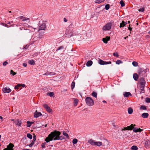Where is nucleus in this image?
<instances>
[{
    "instance_id": "nucleus-1",
    "label": "nucleus",
    "mask_w": 150,
    "mask_h": 150,
    "mask_svg": "<svg viewBox=\"0 0 150 150\" xmlns=\"http://www.w3.org/2000/svg\"><path fill=\"white\" fill-rule=\"evenodd\" d=\"M61 133L57 131H54L51 132L50 134L48 135V137L45 139V141L46 142H49L50 141L52 140H57L61 139L59 136Z\"/></svg>"
},
{
    "instance_id": "nucleus-2",
    "label": "nucleus",
    "mask_w": 150,
    "mask_h": 150,
    "mask_svg": "<svg viewBox=\"0 0 150 150\" xmlns=\"http://www.w3.org/2000/svg\"><path fill=\"white\" fill-rule=\"evenodd\" d=\"M88 142L92 146H105L108 145L109 144L107 140H105L104 141V142L103 144L102 142L100 141H96L95 140L90 139L88 141Z\"/></svg>"
},
{
    "instance_id": "nucleus-3",
    "label": "nucleus",
    "mask_w": 150,
    "mask_h": 150,
    "mask_svg": "<svg viewBox=\"0 0 150 150\" xmlns=\"http://www.w3.org/2000/svg\"><path fill=\"white\" fill-rule=\"evenodd\" d=\"M146 82L143 78H141L140 79V82L139 83V88L140 91L139 92L141 94L144 93V86Z\"/></svg>"
},
{
    "instance_id": "nucleus-4",
    "label": "nucleus",
    "mask_w": 150,
    "mask_h": 150,
    "mask_svg": "<svg viewBox=\"0 0 150 150\" xmlns=\"http://www.w3.org/2000/svg\"><path fill=\"white\" fill-rule=\"evenodd\" d=\"M86 104L89 106H91L94 105V102L93 100L90 97H87L85 99Z\"/></svg>"
},
{
    "instance_id": "nucleus-5",
    "label": "nucleus",
    "mask_w": 150,
    "mask_h": 150,
    "mask_svg": "<svg viewBox=\"0 0 150 150\" xmlns=\"http://www.w3.org/2000/svg\"><path fill=\"white\" fill-rule=\"evenodd\" d=\"M39 24H41V25L39 27L38 31L41 30H45L46 28V22L43 21L42 22L40 21Z\"/></svg>"
},
{
    "instance_id": "nucleus-6",
    "label": "nucleus",
    "mask_w": 150,
    "mask_h": 150,
    "mask_svg": "<svg viewBox=\"0 0 150 150\" xmlns=\"http://www.w3.org/2000/svg\"><path fill=\"white\" fill-rule=\"evenodd\" d=\"M73 35V31L72 29H71L69 28H68L66 31L65 35L66 37H70Z\"/></svg>"
},
{
    "instance_id": "nucleus-7",
    "label": "nucleus",
    "mask_w": 150,
    "mask_h": 150,
    "mask_svg": "<svg viewBox=\"0 0 150 150\" xmlns=\"http://www.w3.org/2000/svg\"><path fill=\"white\" fill-rule=\"evenodd\" d=\"M24 29L25 30H30V31H33V30H35L36 28H33L32 27L29 25H28L27 24H25L24 25Z\"/></svg>"
},
{
    "instance_id": "nucleus-8",
    "label": "nucleus",
    "mask_w": 150,
    "mask_h": 150,
    "mask_svg": "<svg viewBox=\"0 0 150 150\" xmlns=\"http://www.w3.org/2000/svg\"><path fill=\"white\" fill-rule=\"evenodd\" d=\"M111 25L112 24L111 23H108L103 27L102 29L105 31L109 30L111 29Z\"/></svg>"
},
{
    "instance_id": "nucleus-9",
    "label": "nucleus",
    "mask_w": 150,
    "mask_h": 150,
    "mask_svg": "<svg viewBox=\"0 0 150 150\" xmlns=\"http://www.w3.org/2000/svg\"><path fill=\"white\" fill-rule=\"evenodd\" d=\"M98 63L100 65H105L111 64V62L110 61L105 62L102 59H99L98 60Z\"/></svg>"
},
{
    "instance_id": "nucleus-10",
    "label": "nucleus",
    "mask_w": 150,
    "mask_h": 150,
    "mask_svg": "<svg viewBox=\"0 0 150 150\" xmlns=\"http://www.w3.org/2000/svg\"><path fill=\"white\" fill-rule=\"evenodd\" d=\"M134 126H135V125H133V124H131L130 126L124 127V128L122 129V130H131L132 129H133Z\"/></svg>"
},
{
    "instance_id": "nucleus-11",
    "label": "nucleus",
    "mask_w": 150,
    "mask_h": 150,
    "mask_svg": "<svg viewBox=\"0 0 150 150\" xmlns=\"http://www.w3.org/2000/svg\"><path fill=\"white\" fill-rule=\"evenodd\" d=\"M14 147V145L11 143H10L8 145L6 148L4 149L3 150H13V148Z\"/></svg>"
},
{
    "instance_id": "nucleus-12",
    "label": "nucleus",
    "mask_w": 150,
    "mask_h": 150,
    "mask_svg": "<svg viewBox=\"0 0 150 150\" xmlns=\"http://www.w3.org/2000/svg\"><path fill=\"white\" fill-rule=\"evenodd\" d=\"M2 91L4 93H10L11 90L8 87H5L3 88L2 89Z\"/></svg>"
},
{
    "instance_id": "nucleus-13",
    "label": "nucleus",
    "mask_w": 150,
    "mask_h": 150,
    "mask_svg": "<svg viewBox=\"0 0 150 150\" xmlns=\"http://www.w3.org/2000/svg\"><path fill=\"white\" fill-rule=\"evenodd\" d=\"M44 107L45 108L46 111L49 112H51L52 111L51 109L50 108V107H49L47 104H45L43 105Z\"/></svg>"
},
{
    "instance_id": "nucleus-14",
    "label": "nucleus",
    "mask_w": 150,
    "mask_h": 150,
    "mask_svg": "<svg viewBox=\"0 0 150 150\" xmlns=\"http://www.w3.org/2000/svg\"><path fill=\"white\" fill-rule=\"evenodd\" d=\"M19 18L21 20L23 21H27L28 22H30V19L28 18L25 17H24L23 16H21L19 17Z\"/></svg>"
},
{
    "instance_id": "nucleus-15",
    "label": "nucleus",
    "mask_w": 150,
    "mask_h": 150,
    "mask_svg": "<svg viewBox=\"0 0 150 150\" xmlns=\"http://www.w3.org/2000/svg\"><path fill=\"white\" fill-rule=\"evenodd\" d=\"M42 115V114L41 112H37V110L34 113V117L37 118Z\"/></svg>"
},
{
    "instance_id": "nucleus-16",
    "label": "nucleus",
    "mask_w": 150,
    "mask_h": 150,
    "mask_svg": "<svg viewBox=\"0 0 150 150\" xmlns=\"http://www.w3.org/2000/svg\"><path fill=\"white\" fill-rule=\"evenodd\" d=\"M110 37L107 36L105 38H103L102 41L105 43L106 44L107 43L108 41L110 40Z\"/></svg>"
},
{
    "instance_id": "nucleus-17",
    "label": "nucleus",
    "mask_w": 150,
    "mask_h": 150,
    "mask_svg": "<svg viewBox=\"0 0 150 150\" xmlns=\"http://www.w3.org/2000/svg\"><path fill=\"white\" fill-rule=\"evenodd\" d=\"M143 130V129L140 128L136 129L134 127L133 129V131L135 132H140L142 131Z\"/></svg>"
},
{
    "instance_id": "nucleus-18",
    "label": "nucleus",
    "mask_w": 150,
    "mask_h": 150,
    "mask_svg": "<svg viewBox=\"0 0 150 150\" xmlns=\"http://www.w3.org/2000/svg\"><path fill=\"white\" fill-rule=\"evenodd\" d=\"M149 115L147 113H143L141 115V116L143 118H147L149 116Z\"/></svg>"
},
{
    "instance_id": "nucleus-19",
    "label": "nucleus",
    "mask_w": 150,
    "mask_h": 150,
    "mask_svg": "<svg viewBox=\"0 0 150 150\" xmlns=\"http://www.w3.org/2000/svg\"><path fill=\"white\" fill-rule=\"evenodd\" d=\"M123 95L124 97H127L129 96H131V94L129 92H125L124 93Z\"/></svg>"
},
{
    "instance_id": "nucleus-20",
    "label": "nucleus",
    "mask_w": 150,
    "mask_h": 150,
    "mask_svg": "<svg viewBox=\"0 0 150 150\" xmlns=\"http://www.w3.org/2000/svg\"><path fill=\"white\" fill-rule=\"evenodd\" d=\"M133 78L135 80L137 81L139 77L137 74L135 73L133 75Z\"/></svg>"
},
{
    "instance_id": "nucleus-21",
    "label": "nucleus",
    "mask_w": 150,
    "mask_h": 150,
    "mask_svg": "<svg viewBox=\"0 0 150 150\" xmlns=\"http://www.w3.org/2000/svg\"><path fill=\"white\" fill-rule=\"evenodd\" d=\"M127 24V23L124 22V21H122V22L120 23V27L121 28L122 27H124Z\"/></svg>"
},
{
    "instance_id": "nucleus-22",
    "label": "nucleus",
    "mask_w": 150,
    "mask_h": 150,
    "mask_svg": "<svg viewBox=\"0 0 150 150\" xmlns=\"http://www.w3.org/2000/svg\"><path fill=\"white\" fill-rule=\"evenodd\" d=\"M93 64V62L91 60L88 61L86 63V65L88 67L91 66Z\"/></svg>"
},
{
    "instance_id": "nucleus-23",
    "label": "nucleus",
    "mask_w": 150,
    "mask_h": 150,
    "mask_svg": "<svg viewBox=\"0 0 150 150\" xmlns=\"http://www.w3.org/2000/svg\"><path fill=\"white\" fill-rule=\"evenodd\" d=\"M140 110H146V107L145 105H141L140 107Z\"/></svg>"
},
{
    "instance_id": "nucleus-24",
    "label": "nucleus",
    "mask_w": 150,
    "mask_h": 150,
    "mask_svg": "<svg viewBox=\"0 0 150 150\" xmlns=\"http://www.w3.org/2000/svg\"><path fill=\"white\" fill-rule=\"evenodd\" d=\"M15 123L16 125L19 126H21V121H19L18 120H17L15 121Z\"/></svg>"
},
{
    "instance_id": "nucleus-25",
    "label": "nucleus",
    "mask_w": 150,
    "mask_h": 150,
    "mask_svg": "<svg viewBox=\"0 0 150 150\" xmlns=\"http://www.w3.org/2000/svg\"><path fill=\"white\" fill-rule=\"evenodd\" d=\"M79 100L77 99H74V106H76L77 105Z\"/></svg>"
},
{
    "instance_id": "nucleus-26",
    "label": "nucleus",
    "mask_w": 150,
    "mask_h": 150,
    "mask_svg": "<svg viewBox=\"0 0 150 150\" xmlns=\"http://www.w3.org/2000/svg\"><path fill=\"white\" fill-rule=\"evenodd\" d=\"M28 63L29 64L34 65L35 64V62L33 60H29Z\"/></svg>"
},
{
    "instance_id": "nucleus-27",
    "label": "nucleus",
    "mask_w": 150,
    "mask_h": 150,
    "mask_svg": "<svg viewBox=\"0 0 150 150\" xmlns=\"http://www.w3.org/2000/svg\"><path fill=\"white\" fill-rule=\"evenodd\" d=\"M150 142L149 140H146L145 142V145L146 147H148L149 144Z\"/></svg>"
},
{
    "instance_id": "nucleus-28",
    "label": "nucleus",
    "mask_w": 150,
    "mask_h": 150,
    "mask_svg": "<svg viewBox=\"0 0 150 150\" xmlns=\"http://www.w3.org/2000/svg\"><path fill=\"white\" fill-rule=\"evenodd\" d=\"M105 0H97L95 1V3L98 4H100L103 2Z\"/></svg>"
},
{
    "instance_id": "nucleus-29",
    "label": "nucleus",
    "mask_w": 150,
    "mask_h": 150,
    "mask_svg": "<svg viewBox=\"0 0 150 150\" xmlns=\"http://www.w3.org/2000/svg\"><path fill=\"white\" fill-rule=\"evenodd\" d=\"M128 112L129 114H131L133 112V110L131 108H129L128 109Z\"/></svg>"
},
{
    "instance_id": "nucleus-30",
    "label": "nucleus",
    "mask_w": 150,
    "mask_h": 150,
    "mask_svg": "<svg viewBox=\"0 0 150 150\" xmlns=\"http://www.w3.org/2000/svg\"><path fill=\"white\" fill-rule=\"evenodd\" d=\"M78 142V140L76 138L72 140V143L73 144H76Z\"/></svg>"
},
{
    "instance_id": "nucleus-31",
    "label": "nucleus",
    "mask_w": 150,
    "mask_h": 150,
    "mask_svg": "<svg viewBox=\"0 0 150 150\" xmlns=\"http://www.w3.org/2000/svg\"><path fill=\"white\" fill-rule=\"evenodd\" d=\"M131 149L132 150H137L138 148L136 146H132Z\"/></svg>"
},
{
    "instance_id": "nucleus-32",
    "label": "nucleus",
    "mask_w": 150,
    "mask_h": 150,
    "mask_svg": "<svg viewBox=\"0 0 150 150\" xmlns=\"http://www.w3.org/2000/svg\"><path fill=\"white\" fill-rule=\"evenodd\" d=\"M132 64L135 67H136L138 66V63L135 61L133 62H132Z\"/></svg>"
},
{
    "instance_id": "nucleus-33",
    "label": "nucleus",
    "mask_w": 150,
    "mask_h": 150,
    "mask_svg": "<svg viewBox=\"0 0 150 150\" xmlns=\"http://www.w3.org/2000/svg\"><path fill=\"white\" fill-rule=\"evenodd\" d=\"M92 96L95 98H97V93L96 92L93 91L92 94Z\"/></svg>"
},
{
    "instance_id": "nucleus-34",
    "label": "nucleus",
    "mask_w": 150,
    "mask_h": 150,
    "mask_svg": "<svg viewBox=\"0 0 150 150\" xmlns=\"http://www.w3.org/2000/svg\"><path fill=\"white\" fill-rule=\"evenodd\" d=\"M27 126L28 127H30L32 125V122L30 121H27Z\"/></svg>"
},
{
    "instance_id": "nucleus-35",
    "label": "nucleus",
    "mask_w": 150,
    "mask_h": 150,
    "mask_svg": "<svg viewBox=\"0 0 150 150\" xmlns=\"http://www.w3.org/2000/svg\"><path fill=\"white\" fill-rule=\"evenodd\" d=\"M122 62L120 60H117L116 62V64H122Z\"/></svg>"
},
{
    "instance_id": "nucleus-36",
    "label": "nucleus",
    "mask_w": 150,
    "mask_h": 150,
    "mask_svg": "<svg viewBox=\"0 0 150 150\" xmlns=\"http://www.w3.org/2000/svg\"><path fill=\"white\" fill-rule=\"evenodd\" d=\"M21 87V84H18L15 87V88L16 89H18L19 88Z\"/></svg>"
},
{
    "instance_id": "nucleus-37",
    "label": "nucleus",
    "mask_w": 150,
    "mask_h": 150,
    "mask_svg": "<svg viewBox=\"0 0 150 150\" xmlns=\"http://www.w3.org/2000/svg\"><path fill=\"white\" fill-rule=\"evenodd\" d=\"M10 73L11 74H12L13 76H14L16 74V73L13 71L12 70H11Z\"/></svg>"
},
{
    "instance_id": "nucleus-38",
    "label": "nucleus",
    "mask_w": 150,
    "mask_h": 150,
    "mask_svg": "<svg viewBox=\"0 0 150 150\" xmlns=\"http://www.w3.org/2000/svg\"><path fill=\"white\" fill-rule=\"evenodd\" d=\"M120 4L122 7H123L125 6V4L122 0H121L120 1Z\"/></svg>"
},
{
    "instance_id": "nucleus-39",
    "label": "nucleus",
    "mask_w": 150,
    "mask_h": 150,
    "mask_svg": "<svg viewBox=\"0 0 150 150\" xmlns=\"http://www.w3.org/2000/svg\"><path fill=\"white\" fill-rule=\"evenodd\" d=\"M47 95L50 96L51 97H52L54 95V93L52 92H51L50 93H48Z\"/></svg>"
},
{
    "instance_id": "nucleus-40",
    "label": "nucleus",
    "mask_w": 150,
    "mask_h": 150,
    "mask_svg": "<svg viewBox=\"0 0 150 150\" xmlns=\"http://www.w3.org/2000/svg\"><path fill=\"white\" fill-rule=\"evenodd\" d=\"M27 136V137H28L30 139H32V135L30 134H29V133L28 134Z\"/></svg>"
},
{
    "instance_id": "nucleus-41",
    "label": "nucleus",
    "mask_w": 150,
    "mask_h": 150,
    "mask_svg": "<svg viewBox=\"0 0 150 150\" xmlns=\"http://www.w3.org/2000/svg\"><path fill=\"white\" fill-rule=\"evenodd\" d=\"M75 86V82H73L71 84V87L72 89H73L74 88V87Z\"/></svg>"
},
{
    "instance_id": "nucleus-42",
    "label": "nucleus",
    "mask_w": 150,
    "mask_h": 150,
    "mask_svg": "<svg viewBox=\"0 0 150 150\" xmlns=\"http://www.w3.org/2000/svg\"><path fill=\"white\" fill-rule=\"evenodd\" d=\"M110 8V5L108 4H107L105 5V9L106 10H108Z\"/></svg>"
},
{
    "instance_id": "nucleus-43",
    "label": "nucleus",
    "mask_w": 150,
    "mask_h": 150,
    "mask_svg": "<svg viewBox=\"0 0 150 150\" xmlns=\"http://www.w3.org/2000/svg\"><path fill=\"white\" fill-rule=\"evenodd\" d=\"M63 134L66 137L68 138L69 137L68 134L65 132H63Z\"/></svg>"
},
{
    "instance_id": "nucleus-44",
    "label": "nucleus",
    "mask_w": 150,
    "mask_h": 150,
    "mask_svg": "<svg viewBox=\"0 0 150 150\" xmlns=\"http://www.w3.org/2000/svg\"><path fill=\"white\" fill-rule=\"evenodd\" d=\"M144 8H141L139 10V12H143L144 11Z\"/></svg>"
},
{
    "instance_id": "nucleus-45",
    "label": "nucleus",
    "mask_w": 150,
    "mask_h": 150,
    "mask_svg": "<svg viewBox=\"0 0 150 150\" xmlns=\"http://www.w3.org/2000/svg\"><path fill=\"white\" fill-rule=\"evenodd\" d=\"M113 55L114 56L116 57H118L119 55L118 54L117 52H115L113 53Z\"/></svg>"
},
{
    "instance_id": "nucleus-46",
    "label": "nucleus",
    "mask_w": 150,
    "mask_h": 150,
    "mask_svg": "<svg viewBox=\"0 0 150 150\" xmlns=\"http://www.w3.org/2000/svg\"><path fill=\"white\" fill-rule=\"evenodd\" d=\"M146 101L147 103H150V98H146Z\"/></svg>"
},
{
    "instance_id": "nucleus-47",
    "label": "nucleus",
    "mask_w": 150,
    "mask_h": 150,
    "mask_svg": "<svg viewBox=\"0 0 150 150\" xmlns=\"http://www.w3.org/2000/svg\"><path fill=\"white\" fill-rule=\"evenodd\" d=\"M8 62L6 61L4 62L3 64V65L4 66H6L7 64H8Z\"/></svg>"
},
{
    "instance_id": "nucleus-48",
    "label": "nucleus",
    "mask_w": 150,
    "mask_h": 150,
    "mask_svg": "<svg viewBox=\"0 0 150 150\" xmlns=\"http://www.w3.org/2000/svg\"><path fill=\"white\" fill-rule=\"evenodd\" d=\"M34 144V142H32L29 145V146L30 147H31Z\"/></svg>"
},
{
    "instance_id": "nucleus-49",
    "label": "nucleus",
    "mask_w": 150,
    "mask_h": 150,
    "mask_svg": "<svg viewBox=\"0 0 150 150\" xmlns=\"http://www.w3.org/2000/svg\"><path fill=\"white\" fill-rule=\"evenodd\" d=\"M64 48V47L63 46H61L58 48V49L57 50H58L61 49H62Z\"/></svg>"
},
{
    "instance_id": "nucleus-50",
    "label": "nucleus",
    "mask_w": 150,
    "mask_h": 150,
    "mask_svg": "<svg viewBox=\"0 0 150 150\" xmlns=\"http://www.w3.org/2000/svg\"><path fill=\"white\" fill-rule=\"evenodd\" d=\"M42 147L43 148H45V144H42Z\"/></svg>"
},
{
    "instance_id": "nucleus-51",
    "label": "nucleus",
    "mask_w": 150,
    "mask_h": 150,
    "mask_svg": "<svg viewBox=\"0 0 150 150\" xmlns=\"http://www.w3.org/2000/svg\"><path fill=\"white\" fill-rule=\"evenodd\" d=\"M25 85L24 84H21V86H22L23 87H24L25 86Z\"/></svg>"
},
{
    "instance_id": "nucleus-52",
    "label": "nucleus",
    "mask_w": 150,
    "mask_h": 150,
    "mask_svg": "<svg viewBox=\"0 0 150 150\" xmlns=\"http://www.w3.org/2000/svg\"><path fill=\"white\" fill-rule=\"evenodd\" d=\"M23 66L24 67H26V66H27V64H26V63H24L23 64Z\"/></svg>"
},
{
    "instance_id": "nucleus-53",
    "label": "nucleus",
    "mask_w": 150,
    "mask_h": 150,
    "mask_svg": "<svg viewBox=\"0 0 150 150\" xmlns=\"http://www.w3.org/2000/svg\"><path fill=\"white\" fill-rule=\"evenodd\" d=\"M64 21L65 22H67V20L65 18H64Z\"/></svg>"
},
{
    "instance_id": "nucleus-54",
    "label": "nucleus",
    "mask_w": 150,
    "mask_h": 150,
    "mask_svg": "<svg viewBox=\"0 0 150 150\" xmlns=\"http://www.w3.org/2000/svg\"><path fill=\"white\" fill-rule=\"evenodd\" d=\"M128 29L130 31H131L132 30V28H130L129 27L128 28Z\"/></svg>"
},
{
    "instance_id": "nucleus-55",
    "label": "nucleus",
    "mask_w": 150,
    "mask_h": 150,
    "mask_svg": "<svg viewBox=\"0 0 150 150\" xmlns=\"http://www.w3.org/2000/svg\"><path fill=\"white\" fill-rule=\"evenodd\" d=\"M4 26H5V27H8V25H7L6 24H5L4 25Z\"/></svg>"
},
{
    "instance_id": "nucleus-56",
    "label": "nucleus",
    "mask_w": 150,
    "mask_h": 150,
    "mask_svg": "<svg viewBox=\"0 0 150 150\" xmlns=\"http://www.w3.org/2000/svg\"><path fill=\"white\" fill-rule=\"evenodd\" d=\"M23 29H24V28H20V30H22Z\"/></svg>"
},
{
    "instance_id": "nucleus-57",
    "label": "nucleus",
    "mask_w": 150,
    "mask_h": 150,
    "mask_svg": "<svg viewBox=\"0 0 150 150\" xmlns=\"http://www.w3.org/2000/svg\"><path fill=\"white\" fill-rule=\"evenodd\" d=\"M13 22L12 21H11V22H8L7 23L8 24H10V23H12Z\"/></svg>"
},
{
    "instance_id": "nucleus-58",
    "label": "nucleus",
    "mask_w": 150,
    "mask_h": 150,
    "mask_svg": "<svg viewBox=\"0 0 150 150\" xmlns=\"http://www.w3.org/2000/svg\"><path fill=\"white\" fill-rule=\"evenodd\" d=\"M33 140L34 141L36 140V139L35 138V136H34L33 137Z\"/></svg>"
},
{
    "instance_id": "nucleus-59",
    "label": "nucleus",
    "mask_w": 150,
    "mask_h": 150,
    "mask_svg": "<svg viewBox=\"0 0 150 150\" xmlns=\"http://www.w3.org/2000/svg\"><path fill=\"white\" fill-rule=\"evenodd\" d=\"M3 117L1 116H0V119H3Z\"/></svg>"
},
{
    "instance_id": "nucleus-60",
    "label": "nucleus",
    "mask_w": 150,
    "mask_h": 150,
    "mask_svg": "<svg viewBox=\"0 0 150 150\" xmlns=\"http://www.w3.org/2000/svg\"><path fill=\"white\" fill-rule=\"evenodd\" d=\"M128 36H127L126 37H125L124 38V39H126L127 38H128Z\"/></svg>"
},
{
    "instance_id": "nucleus-61",
    "label": "nucleus",
    "mask_w": 150,
    "mask_h": 150,
    "mask_svg": "<svg viewBox=\"0 0 150 150\" xmlns=\"http://www.w3.org/2000/svg\"><path fill=\"white\" fill-rule=\"evenodd\" d=\"M103 102L104 103H106V102L105 101V100H103Z\"/></svg>"
},
{
    "instance_id": "nucleus-62",
    "label": "nucleus",
    "mask_w": 150,
    "mask_h": 150,
    "mask_svg": "<svg viewBox=\"0 0 150 150\" xmlns=\"http://www.w3.org/2000/svg\"><path fill=\"white\" fill-rule=\"evenodd\" d=\"M44 75H48V74H47V73H45Z\"/></svg>"
},
{
    "instance_id": "nucleus-63",
    "label": "nucleus",
    "mask_w": 150,
    "mask_h": 150,
    "mask_svg": "<svg viewBox=\"0 0 150 150\" xmlns=\"http://www.w3.org/2000/svg\"><path fill=\"white\" fill-rule=\"evenodd\" d=\"M148 33L149 34H150V30H149V32H148Z\"/></svg>"
},
{
    "instance_id": "nucleus-64",
    "label": "nucleus",
    "mask_w": 150,
    "mask_h": 150,
    "mask_svg": "<svg viewBox=\"0 0 150 150\" xmlns=\"http://www.w3.org/2000/svg\"><path fill=\"white\" fill-rule=\"evenodd\" d=\"M11 120L12 121H14V120L13 119H12V120Z\"/></svg>"
}]
</instances>
